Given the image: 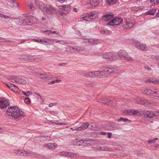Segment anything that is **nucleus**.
<instances>
[{"label": "nucleus", "mask_w": 159, "mask_h": 159, "mask_svg": "<svg viewBox=\"0 0 159 159\" xmlns=\"http://www.w3.org/2000/svg\"><path fill=\"white\" fill-rule=\"evenodd\" d=\"M7 112L9 116L17 120L20 118L24 117L26 115L25 112L22 111L16 106L9 107L8 108Z\"/></svg>", "instance_id": "f257e3e1"}, {"label": "nucleus", "mask_w": 159, "mask_h": 159, "mask_svg": "<svg viewBox=\"0 0 159 159\" xmlns=\"http://www.w3.org/2000/svg\"><path fill=\"white\" fill-rule=\"evenodd\" d=\"M34 17L32 16L26 17L20 16L16 19L15 22L19 25H30L34 23Z\"/></svg>", "instance_id": "f03ea898"}, {"label": "nucleus", "mask_w": 159, "mask_h": 159, "mask_svg": "<svg viewBox=\"0 0 159 159\" xmlns=\"http://www.w3.org/2000/svg\"><path fill=\"white\" fill-rule=\"evenodd\" d=\"M140 114L145 118L150 119L154 118L155 116H159V112L157 111H141Z\"/></svg>", "instance_id": "7ed1b4c3"}, {"label": "nucleus", "mask_w": 159, "mask_h": 159, "mask_svg": "<svg viewBox=\"0 0 159 159\" xmlns=\"http://www.w3.org/2000/svg\"><path fill=\"white\" fill-rule=\"evenodd\" d=\"M118 56L120 59L123 61H131L133 59L125 50H120L117 53Z\"/></svg>", "instance_id": "20e7f679"}, {"label": "nucleus", "mask_w": 159, "mask_h": 159, "mask_svg": "<svg viewBox=\"0 0 159 159\" xmlns=\"http://www.w3.org/2000/svg\"><path fill=\"white\" fill-rule=\"evenodd\" d=\"M104 72L103 71H96L93 72H89L87 73L85 76L86 77H89L92 78L97 77H99L100 78L103 77L104 75L102 74V73Z\"/></svg>", "instance_id": "39448f33"}, {"label": "nucleus", "mask_w": 159, "mask_h": 159, "mask_svg": "<svg viewBox=\"0 0 159 159\" xmlns=\"http://www.w3.org/2000/svg\"><path fill=\"white\" fill-rule=\"evenodd\" d=\"M142 93L151 97L159 98V90L155 91L151 89H145L142 91Z\"/></svg>", "instance_id": "423d86ee"}, {"label": "nucleus", "mask_w": 159, "mask_h": 159, "mask_svg": "<svg viewBox=\"0 0 159 159\" xmlns=\"http://www.w3.org/2000/svg\"><path fill=\"white\" fill-rule=\"evenodd\" d=\"M123 20V19L121 17H116L110 20L107 25L112 26H118L122 23Z\"/></svg>", "instance_id": "0eeeda50"}, {"label": "nucleus", "mask_w": 159, "mask_h": 159, "mask_svg": "<svg viewBox=\"0 0 159 159\" xmlns=\"http://www.w3.org/2000/svg\"><path fill=\"white\" fill-rule=\"evenodd\" d=\"M102 58L108 61H116L117 59L116 55L115 53H106L102 55Z\"/></svg>", "instance_id": "6e6552de"}, {"label": "nucleus", "mask_w": 159, "mask_h": 159, "mask_svg": "<svg viewBox=\"0 0 159 159\" xmlns=\"http://www.w3.org/2000/svg\"><path fill=\"white\" fill-rule=\"evenodd\" d=\"M137 102L140 104L143 105L147 107L151 106V103L149 101L142 98H139L137 99Z\"/></svg>", "instance_id": "1a4fd4ad"}, {"label": "nucleus", "mask_w": 159, "mask_h": 159, "mask_svg": "<svg viewBox=\"0 0 159 159\" xmlns=\"http://www.w3.org/2000/svg\"><path fill=\"white\" fill-rule=\"evenodd\" d=\"M61 154L64 156L74 159H76L79 156L78 154L71 152H61Z\"/></svg>", "instance_id": "9d476101"}, {"label": "nucleus", "mask_w": 159, "mask_h": 159, "mask_svg": "<svg viewBox=\"0 0 159 159\" xmlns=\"http://www.w3.org/2000/svg\"><path fill=\"white\" fill-rule=\"evenodd\" d=\"M65 48L67 52H78L80 49V48L77 46H66L65 47Z\"/></svg>", "instance_id": "9b49d317"}, {"label": "nucleus", "mask_w": 159, "mask_h": 159, "mask_svg": "<svg viewBox=\"0 0 159 159\" xmlns=\"http://www.w3.org/2000/svg\"><path fill=\"white\" fill-rule=\"evenodd\" d=\"M43 11L45 14H51L52 13H56V9L52 6H49L48 7L47 6Z\"/></svg>", "instance_id": "f8f14e48"}, {"label": "nucleus", "mask_w": 159, "mask_h": 159, "mask_svg": "<svg viewBox=\"0 0 159 159\" xmlns=\"http://www.w3.org/2000/svg\"><path fill=\"white\" fill-rule=\"evenodd\" d=\"M9 105V102L7 100L4 98H0V108L4 109Z\"/></svg>", "instance_id": "ddd939ff"}, {"label": "nucleus", "mask_w": 159, "mask_h": 159, "mask_svg": "<svg viewBox=\"0 0 159 159\" xmlns=\"http://www.w3.org/2000/svg\"><path fill=\"white\" fill-rule=\"evenodd\" d=\"M14 152L16 154H17L19 156H27L28 155L31 156L32 152H26L25 151H23L22 150H15L14 151Z\"/></svg>", "instance_id": "4468645a"}, {"label": "nucleus", "mask_w": 159, "mask_h": 159, "mask_svg": "<svg viewBox=\"0 0 159 159\" xmlns=\"http://www.w3.org/2000/svg\"><path fill=\"white\" fill-rule=\"evenodd\" d=\"M134 43L135 46L137 48L142 50H146L147 47L144 44H141L140 42L137 41H134Z\"/></svg>", "instance_id": "2eb2a0df"}, {"label": "nucleus", "mask_w": 159, "mask_h": 159, "mask_svg": "<svg viewBox=\"0 0 159 159\" xmlns=\"http://www.w3.org/2000/svg\"><path fill=\"white\" fill-rule=\"evenodd\" d=\"M100 100L99 101L101 102L108 105L110 106H112L113 105V101L107 97L100 99Z\"/></svg>", "instance_id": "dca6fc26"}, {"label": "nucleus", "mask_w": 159, "mask_h": 159, "mask_svg": "<svg viewBox=\"0 0 159 159\" xmlns=\"http://www.w3.org/2000/svg\"><path fill=\"white\" fill-rule=\"evenodd\" d=\"M114 15L111 13H106L102 16V19L105 21H107L113 17Z\"/></svg>", "instance_id": "f3484780"}, {"label": "nucleus", "mask_w": 159, "mask_h": 159, "mask_svg": "<svg viewBox=\"0 0 159 159\" xmlns=\"http://www.w3.org/2000/svg\"><path fill=\"white\" fill-rule=\"evenodd\" d=\"M73 143L76 146H84V140L83 139H76L74 140Z\"/></svg>", "instance_id": "a211bd4d"}, {"label": "nucleus", "mask_w": 159, "mask_h": 159, "mask_svg": "<svg viewBox=\"0 0 159 159\" xmlns=\"http://www.w3.org/2000/svg\"><path fill=\"white\" fill-rule=\"evenodd\" d=\"M89 125V124L88 122L82 123L80 127H76V130L77 131L83 130L88 128Z\"/></svg>", "instance_id": "6ab92c4d"}, {"label": "nucleus", "mask_w": 159, "mask_h": 159, "mask_svg": "<svg viewBox=\"0 0 159 159\" xmlns=\"http://www.w3.org/2000/svg\"><path fill=\"white\" fill-rule=\"evenodd\" d=\"M134 25V23L133 22L128 21L125 22V24H123V27L126 30L131 29L133 27Z\"/></svg>", "instance_id": "aec40b11"}, {"label": "nucleus", "mask_w": 159, "mask_h": 159, "mask_svg": "<svg viewBox=\"0 0 159 159\" xmlns=\"http://www.w3.org/2000/svg\"><path fill=\"white\" fill-rule=\"evenodd\" d=\"M53 39L49 38H44L43 45H50L53 44Z\"/></svg>", "instance_id": "412c9836"}, {"label": "nucleus", "mask_w": 159, "mask_h": 159, "mask_svg": "<svg viewBox=\"0 0 159 159\" xmlns=\"http://www.w3.org/2000/svg\"><path fill=\"white\" fill-rule=\"evenodd\" d=\"M60 9L62 10H64L66 11L67 13L68 12L70 11V7L69 5H63L62 6H61L60 7Z\"/></svg>", "instance_id": "4be33fe9"}, {"label": "nucleus", "mask_w": 159, "mask_h": 159, "mask_svg": "<svg viewBox=\"0 0 159 159\" xmlns=\"http://www.w3.org/2000/svg\"><path fill=\"white\" fill-rule=\"evenodd\" d=\"M45 147H46L48 149H53L55 148L57 145L55 143H49L44 145Z\"/></svg>", "instance_id": "5701e85b"}, {"label": "nucleus", "mask_w": 159, "mask_h": 159, "mask_svg": "<svg viewBox=\"0 0 159 159\" xmlns=\"http://www.w3.org/2000/svg\"><path fill=\"white\" fill-rule=\"evenodd\" d=\"M89 3L92 7H95L98 5L99 3L98 0H89Z\"/></svg>", "instance_id": "b1692460"}, {"label": "nucleus", "mask_w": 159, "mask_h": 159, "mask_svg": "<svg viewBox=\"0 0 159 159\" xmlns=\"http://www.w3.org/2000/svg\"><path fill=\"white\" fill-rule=\"evenodd\" d=\"M86 15H87V16L91 19V20H93L96 18L95 16H94V15H96L95 12H91L87 13Z\"/></svg>", "instance_id": "393cba45"}, {"label": "nucleus", "mask_w": 159, "mask_h": 159, "mask_svg": "<svg viewBox=\"0 0 159 159\" xmlns=\"http://www.w3.org/2000/svg\"><path fill=\"white\" fill-rule=\"evenodd\" d=\"M37 76L40 79H46L48 78V76L46 73H38Z\"/></svg>", "instance_id": "a878e982"}, {"label": "nucleus", "mask_w": 159, "mask_h": 159, "mask_svg": "<svg viewBox=\"0 0 159 159\" xmlns=\"http://www.w3.org/2000/svg\"><path fill=\"white\" fill-rule=\"evenodd\" d=\"M9 77L7 78L8 80H24L22 78H20L19 76H16L15 75L10 76Z\"/></svg>", "instance_id": "bb28decb"}, {"label": "nucleus", "mask_w": 159, "mask_h": 159, "mask_svg": "<svg viewBox=\"0 0 159 159\" xmlns=\"http://www.w3.org/2000/svg\"><path fill=\"white\" fill-rule=\"evenodd\" d=\"M12 85V86H11V90L15 92L19 93L18 91H20L18 87L13 84Z\"/></svg>", "instance_id": "cd10ccee"}, {"label": "nucleus", "mask_w": 159, "mask_h": 159, "mask_svg": "<svg viewBox=\"0 0 159 159\" xmlns=\"http://www.w3.org/2000/svg\"><path fill=\"white\" fill-rule=\"evenodd\" d=\"M100 33L102 34H105V35H108L110 34L111 33V31L110 30H101L100 31Z\"/></svg>", "instance_id": "c85d7f7f"}, {"label": "nucleus", "mask_w": 159, "mask_h": 159, "mask_svg": "<svg viewBox=\"0 0 159 159\" xmlns=\"http://www.w3.org/2000/svg\"><path fill=\"white\" fill-rule=\"evenodd\" d=\"M147 84L149 83L150 84L151 83H152L153 84H159V80H146V82H145Z\"/></svg>", "instance_id": "c756f323"}, {"label": "nucleus", "mask_w": 159, "mask_h": 159, "mask_svg": "<svg viewBox=\"0 0 159 159\" xmlns=\"http://www.w3.org/2000/svg\"><path fill=\"white\" fill-rule=\"evenodd\" d=\"M84 146L92 145V141L90 139L84 140Z\"/></svg>", "instance_id": "7c9ffc66"}, {"label": "nucleus", "mask_w": 159, "mask_h": 159, "mask_svg": "<svg viewBox=\"0 0 159 159\" xmlns=\"http://www.w3.org/2000/svg\"><path fill=\"white\" fill-rule=\"evenodd\" d=\"M107 4L108 6H110L116 3V0H106Z\"/></svg>", "instance_id": "2f4dec72"}, {"label": "nucleus", "mask_w": 159, "mask_h": 159, "mask_svg": "<svg viewBox=\"0 0 159 159\" xmlns=\"http://www.w3.org/2000/svg\"><path fill=\"white\" fill-rule=\"evenodd\" d=\"M83 20H85L86 21H91V19L88 16H87V15H86L85 16H84L82 17H81L80 18V21H83Z\"/></svg>", "instance_id": "473e14b6"}, {"label": "nucleus", "mask_w": 159, "mask_h": 159, "mask_svg": "<svg viewBox=\"0 0 159 159\" xmlns=\"http://www.w3.org/2000/svg\"><path fill=\"white\" fill-rule=\"evenodd\" d=\"M44 40V38H43L42 39H34L33 41L36 43H39L41 44H43Z\"/></svg>", "instance_id": "72a5a7b5"}, {"label": "nucleus", "mask_w": 159, "mask_h": 159, "mask_svg": "<svg viewBox=\"0 0 159 159\" xmlns=\"http://www.w3.org/2000/svg\"><path fill=\"white\" fill-rule=\"evenodd\" d=\"M39 8L43 11V10L45 9L47 7L46 5L43 2H39Z\"/></svg>", "instance_id": "f704fd0d"}, {"label": "nucleus", "mask_w": 159, "mask_h": 159, "mask_svg": "<svg viewBox=\"0 0 159 159\" xmlns=\"http://www.w3.org/2000/svg\"><path fill=\"white\" fill-rule=\"evenodd\" d=\"M156 9H152L147 11L146 13L147 15H153L156 12Z\"/></svg>", "instance_id": "c9c22d12"}, {"label": "nucleus", "mask_w": 159, "mask_h": 159, "mask_svg": "<svg viewBox=\"0 0 159 159\" xmlns=\"http://www.w3.org/2000/svg\"><path fill=\"white\" fill-rule=\"evenodd\" d=\"M117 120L118 122H120V121H122L124 122H127V121H131L130 120H129L127 119L124 118L123 117H120L119 119H117Z\"/></svg>", "instance_id": "e433bc0d"}, {"label": "nucleus", "mask_w": 159, "mask_h": 159, "mask_svg": "<svg viewBox=\"0 0 159 159\" xmlns=\"http://www.w3.org/2000/svg\"><path fill=\"white\" fill-rule=\"evenodd\" d=\"M100 148L101 150L107 151H111L112 149L111 148H109L105 146L103 147H100Z\"/></svg>", "instance_id": "4c0bfd02"}, {"label": "nucleus", "mask_w": 159, "mask_h": 159, "mask_svg": "<svg viewBox=\"0 0 159 159\" xmlns=\"http://www.w3.org/2000/svg\"><path fill=\"white\" fill-rule=\"evenodd\" d=\"M102 71H104V72L102 73V74L104 75H103V77L104 76H106V75L107 74H112L113 73L112 71H110L108 69H106L105 70H102Z\"/></svg>", "instance_id": "58836bf2"}, {"label": "nucleus", "mask_w": 159, "mask_h": 159, "mask_svg": "<svg viewBox=\"0 0 159 159\" xmlns=\"http://www.w3.org/2000/svg\"><path fill=\"white\" fill-rule=\"evenodd\" d=\"M90 40L91 42V44L92 45H95V44H97L98 43H99V42L98 40V39H91Z\"/></svg>", "instance_id": "ea45409f"}, {"label": "nucleus", "mask_w": 159, "mask_h": 159, "mask_svg": "<svg viewBox=\"0 0 159 159\" xmlns=\"http://www.w3.org/2000/svg\"><path fill=\"white\" fill-rule=\"evenodd\" d=\"M15 81L21 84H26L27 83V82L26 81V80H15Z\"/></svg>", "instance_id": "a19ab883"}, {"label": "nucleus", "mask_w": 159, "mask_h": 159, "mask_svg": "<svg viewBox=\"0 0 159 159\" xmlns=\"http://www.w3.org/2000/svg\"><path fill=\"white\" fill-rule=\"evenodd\" d=\"M150 2L151 4L154 5L158 4L159 3V0H150Z\"/></svg>", "instance_id": "79ce46f5"}, {"label": "nucleus", "mask_w": 159, "mask_h": 159, "mask_svg": "<svg viewBox=\"0 0 159 159\" xmlns=\"http://www.w3.org/2000/svg\"><path fill=\"white\" fill-rule=\"evenodd\" d=\"M158 140V138H156L153 139L149 140L147 141V142L148 144L152 143H155L156 141L157 140Z\"/></svg>", "instance_id": "37998d69"}, {"label": "nucleus", "mask_w": 159, "mask_h": 159, "mask_svg": "<svg viewBox=\"0 0 159 159\" xmlns=\"http://www.w3.org/2000/svg\"><path fill=\"white\" fill-rule=\"evenodd\" d=\"M52 31L50 30H46L44 31V33L46 34V35H48L50 36H52Z\"/></svg>", "instance_id": "c03bdc74"}, {"label": "nucleus", "mask_w": 159, "mask_h": 159, "mask_svg": "<svg viewBox=\"0 0 159 159\" xmlns=\"http://www.w3.org/2000/svg\"><path fill=\"white\" fill-rule=\"evenodd\" d=\"M3 83L5 84V85L8 88H9L10 89H11V86H12L13 84H11V83H7L4 82H2Z\"/></svg>", "instance_id": "a18cd8bd"}, {"label": "nucleus", "mask_w": 159, "mask_h": 159, "mask_svg": "<svg viewBox=\"0 0 159 159\" xmlns=\"http://www.w3.org/2000/svg\"><path fill=\"white\" fill-rule=\"evenodd\" d=\"M61 80H52V81L49 82L48 84H54L56 83H58L61 82Z\"/></svg>", "instance_id": "49530a36"}, {"label": "nucleus", "mask_w": 159, "mask_h": 159, "mask_svg": "<svg viewBox=\"0 0 159 159\" xmlns=\"http://www.w3.org/2000/svg\"><path fill=\"white\" fill-rule=\"evenodd\" d=\"M27 7L29 9L31 10H33L34 8L33 4L31 3L28 5Z\"/></svg>", "instance_id": "de8ad7c7"}, {"label": "nucleus", "mask_w": 159, "mask_h": 159, "mask_svg": "<svg viewBox=\"0 0 159 159\" xmlns=\"http://www.w3.org/2000/svg\"><path fill=\"white\" fill-rule=\"evenodd\" d=\"M52 47V50L54 51L55 53H57L58 50L59 49V48L55 45H53Z\"/></svg>", "instance_id": "09e8293b"}, {"label": "nucleus", "mask_w": 159, "mask_h": 159, "mask_svg": "<svg viewBox=\"0 0 159 159\" xmlns=\"http://www.w3.org/2000/svg\"><path fill=\"white\" fill-rule=\"evenodd\" d=\"M22 93L24 95H25L27 97H28L30 94H31V92L29 91L27 92L22 91Z\"/></svg>", "instance_id": "8fccbe9b"}, {"label": "nucleus", "mask_w": 159, "mask_h": 159, "mask_svg": "<svg viewBox=\"0 0 159 159\" xmlns=\"http://www.w3.org/2000/svg\"><path fill=\"white\" fill-rule=\"evenodd\" d=\"M111 126L114 129L117 128L118 127V124L116 123H113L111 125Z\"/></svg>", "instance_id": "3c124183"}, {"label": "nucleus", "mask_w": 159, "mask_h": 159, "mask_svg": "<svg viewBox=\"0 0 159 159\" xmlns=\"http://www.w3.org/2000/svg\"><path fill=\"white\" fill-rule=\"evenodd\" d=\"M58 13L59 15H60L61 16L66 15L67 13L66 12H64V11H63L62 10H59V11H58Z\"/></svg>", "instance_id": "603ef678"}, {"label": "nucleus", "mask_w": 159, "mask_h": 159, "mask_svg": "<svg viewBox=\"0 0 159 159\" xmlns=\"http://www.w3.org/2000/svg\"><path fill=\"white\" fill-rule=\"evenodd\" d=\"M24 102L27 104H29L30 103V101L29 98H26L24 99Z\"/></svg>", "instance_id": "864d4df0"}, {"label": "nucleus", "mask_w": 159, "mask_h": 159, "mask_svg": "<svg viewBox=\"0 0 159 159\" xmlns=\"http://www.w3.org/2000/svg\"><path fill=\"white\" fill-rule=\"evenodd\" d=\"M91 39H85L84 42L86 43H88L91 44V42L90 41L91 40H90Z\"/></svg>", "instance_id": "5fc2aeb1"}, {"label": "nucleus", "mask_w": 159, "mask_h": 159, "mask_svg": "<svg viewBox=\"0 0 159 159\" xmlns=\"http://www.w3.org/2000/svg\"><path fill=\"white\" fill-rule=\"evenodd\" d=\"M12 5L15 7H18V3L15 0V2H13V3H12Z\"/></svg>", "instance_id": "6e6d98bb"}, {"label": "nucleus", "mask_w": 159, "mask_h": 159, "mask_svg": "<svg viewBox=\"0 0 159 159\" xmlns=\"http://www.w3.org/2000/svg\"><path fill=\"white\" fill-rule=\"evenodd\" d=\"M67 63L65 62V63H59L58 64V66H64L66 65H67Z\"/></svg>", "instance_id": "4d7b16f0"}, {"label": "nucleus", "mask_w": 159, "mask_h": 159, "mask_svg": "<svg viewBox=\"0 0 159 159\" xmlns=\"http://www.w3.org/2000/svg\"><path fill=\"white\" fill-rule=\"evenodd\" d=\"M8 41L5 38H3L2 37H0V42H7Z\"/></svg>", "instance_id": "13d9d810"}, {"label": "nucleus", "mask_w": 159, "mask_h": 159, "mask_svg": "<svg viewBox=\"0 0 159 159\" xmlns=\"http://www.w3.org/2000/svg\"><path fill=\"white\" fill-rule=\"evenodd\" d=\"M56 104H57V103H51L49 104L48 106L49 107H51L54 105H56Z\"/></svg>", "instance_id": "bf43d9fd"}, {"label": "nucleus", "mask_w": 159, "mask_h": 159, "mask_svg": "<svg viewBox=\"0 0 159 159\" xmlns=\"http://www.w3.org/2000/svg\"><path fill=\"white\" fill-rule=\"evenodd\" d=\"M139 114V112L137 111H134L133 113V115H138Z\"/></svg>", "instance_id": "052dcab7"}, {"label": "nucleus", "mask_w": 159, "mask_h": 159, "mask_svg": "<svg viewBox=\"0 0 159 159\" xmlns=\"http://www.w3.org/2000/svg\"><path fill=\"white\" fill-rule=\"evenodd\" d=\"M107 134L108 135V136H107L108 138L109 139H110V138H111V136L112 135V134L111 132H108L107 133Z\"/></svg>", "instance_id": "680f3d73"}, {"label": "nucleus", "mask_w": 159, "mask_h": 159, "mask_svg": "<svg viewBox=\"0 0 159 159\" xmlns=\"http://www.w3.org/2000/svg\"><path fill=\"white\" fill-rule=\"evenodd\" d=\"M89 128L91 130H93L95 129V127L93 125H89Z\"/></svg>", "instance_id": "e2e57ef3"}, {"label": "nucleus", "mask_w": 159, "mask_h": 159, "mask_svg": "<svg viewBox=\"0 0 159 159\" xmlns=\"http://www.w3.org/2000/svg\"><path fill=\"white\" fill-rule=\"evenodd\" d=\"M53 39V43L54 42H55L56 43H59L60 42V40L58 39Z\"/></svg>", "instance_id": "0e129e2a"}, {"label": "nucleus", "mask_w": 159, "mask_h": 159, "mask_svg": "<svg viewBox=\"0 0 159 159\" xmlns=\"http://www.w3.org/2000/svg\"><path fill=\"white\" fill-rule=\"evenodd\" d=\"M155 59L156 60L159 61V56H157L155 57ZM158 67L159 68V64L158 65Z\"/></svg>", "instance_id": "69168bd1"}, {"label": "nucleus", "mask_w": 159, "mask_h": 159, "mask_svg": "<svg viewBox=\"0 0 159 159\" xmlns=\"http://www.w3.org/2000/svg\"><path fill=\"white\" fill-rule=\"evenodd\" d=\"M50 123H52V124H56L60 125H61L64 124H63L62 123H54V122H52V120L50 121Z\"/></svg>", "instance_id": "338daca9"}, {"label": "nucleus", "mask_w": 159, "mask_h": 159, "mask_svg": "<svg viewBox=\"0 0 159 159\" xmlns=\"http://www.w3.org/2000/svg\"><path fill=\"white\" fill-rule=\"evenodd\" d=\"M3 17L5 19H8L10 18V17L8 16L3 15Z\"/></svg>", "instance_id": "774afa93"}]
</instances>
